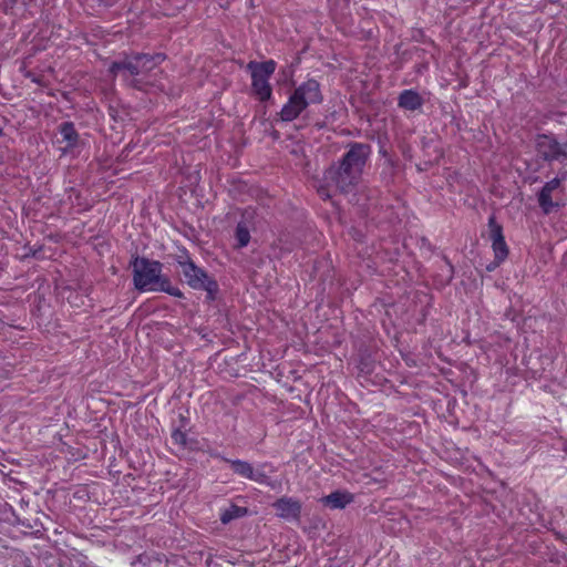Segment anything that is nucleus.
<instances>
[{
  "mask_svg": "<svg viewBox=\"0 0 567 567\" xmlns=\"http://www.w3.org/2000/svg\"><path fill=\"white\" fill-rule=\"evenodd\" d=\"M535 148L546 162L567 164V140L560 143L553 134H539L535 140Z\"/></svg>",
  "mask_w": 567,
  "mask_h": 567,
  "instance_id": "obj_8",
  "label": "nucleus"
},
{
  "mask_svg": "<svg viewBox=\"0 0 567 567\" xmlns=\"http://www.w3.org/2000/svg\"><path fill=\"white\" fill-rule=\"evenodd\" d=\"M563 178L555 177L547 182L538 193V205L545 214H550L559 207V204L553 200V193L561 188Z\"/></svg>",
  "mask_w": 567,
  "mask_h": 567,
  "instance_id": "obj_11",
  "label": "nucleus"
},
{
  "mask_svg": "<svg viewBox=\"0 0 567 567\" xmlns=\"http://www.w3.org/2000/svg\"><path fill=\"white\" fill-rule=\"evenodd\" d=\"M165 60L163 53H123V59L113 61L109 72L121 74L125 84L135 90H145L153 84L152 72Z\"/></svg>",
  "mask_w": 567,
  "mask_h": 567,
  "instance_id": "obj_2",
  "label": "nucleus"
},
{
  "mask_svg": "<svg viewBox=\"0 0 567 567\" xmlns=\"http://www.w3.org/2000/svg\"><path fill=\"white\" fill-rule=\"evenodd\" d=\"M489 239L492 240V248L495 257V266L502 264L508 256V246L505 241L503 227L496 221L494 215L488 218Z\"/></svg>",
  "mask_w": 567,
  "mask_h": 567,
  "instance_id": "obj_9",
  "label": "nucleus"
},
{
  "mask_svg": "<svg viewBox=\"0 0 567 567\" xmlns=\"http://www.w3.org/2000/svg\"><path fill=\"white\" fill-rule=\"evenodd\" d=\"M225 462H227L230 465L233 472L240 477L250 480L261 485H266L272 489L280 485L279 482L272 481L267 474V468L270 473L276 472V468L270 463L265 462L259 464L257 467H254L252 464L243 460L225 458Z\"/></svg>",
  "mask_w": 567,
  "mask_h": 567,
  "instance_id": "obj_7",
  "label": "nucleus"
},
{
  "mask_svg": "<svg viewBox=\"0 0 567 567\" xmlns=\"http://www.w3.org/2000/svg\"><path fill=\"white\" fill-rule=\"evenodd\" d=\"M131 267L136 290L142 292L162 291L176 298L184 297L181 289L172 286L169 278L162 274V262L145 257H135L131 261Z\"/></svg>",
  "mask_w": 567,
  "mask_h": 567,
  "instance_id": "obj_3",
  "label": "nucleus"
},
{
  "mask_svg": "<svg viewBox=\"0 0 567 567\" xmlns=\"http://www.w3.org/2000/svg\"><path fill=\"white\" fill-rule=\"evenodd\" d=\"M272 507L276 509V515L285 520L298 522L300 519L302 504L297 498L282 496L272 504Z\"/></svg>",
  "mask_w": 567,
  "mask_h": 567,
  "instance_id": "obj_10",
  "label": "nucleus"
},
{
  "mask_svg": "<svg viewBox=\"0 0 567 567\" xmlns=\"http://www.w3.org/2000/svg\"><path fill=\"white\" fill-rule=\"evenodd\" d=\"M235 239L236 245L235 247L238 249H241L246 247L250 241V233L247 227V225L243 221L237 224L236 230H235Z\"/></svg>",
  "mask_w": 567,
  "mask_h": 567,
  "instance_id": "obj_16",
  "label": "nucleus"
},
{
  "mask_svg": "<svg viewBox=\"0 0 567 567\" xmlns=\"http://www.w3.org/2000/svg\"><path fill=\"white\" fill-rule=\"evenodd\" d=\"M172 440L175 444L185 446L187 443V434L181 429H175L172 432Z\"/></svg>",
  "mask_w": 567,
  "mask_h": 567,
  "instance_id": "obj_17",
  "label": "nucleus"
},
{
  "mask_svg": "<svg viewBox=\"0 0 567 567\" xmlns=\"http://www.w3.org/2000/svg\"><path fill=\"white\" fill-rule=\"evenodd\" d=\"M319 194L322 198L329 197V194L324 188L319 189Z\"/></svg>",
  "mask_w": 567,
  "mask_h": 567,
  "instance_id": "obj_18",
  "label": "nucleus"
},
{
  "mask_svg": "<svg viewBox=\"0 0 567 567\" xmlns=\"http://www.w3.org/2000/svg\"><path fill=\"white\" fill-rule=\"evenodd\" d=\"M424 104L423 97L415 90H403L398 96V106L405 111L420 110Z\"/></svg>",
  "mask_w": 567,
  "mask_h": 567,
  "instance_id": "obj_12",
  "label": "nucleus"
},
{
  "mask_svg": "<svg viewBox=\"0 0 567 567\" xmlns=\"http://www.w3.org/2000/svg\"><path fill=\"white\" fill-rule=\"evenodd\" d=\"M246 515H248L247 507L230 504L228 507L220 509L219 519L221 524L227 525L235 519L245 517Z\"/></svg>",
  "mask_w": 567,
  "mask_h": 567,
  "instance_id": "obj_14",
  "label": "nucleus"
},
{
  "mask_svg": "<svg viewBox=\"0 0 567 567\" xmlns=\"http://www.w3.org/2000/svg\"><path fill=\"white\" fill-rule=\"evenodd\" d=\"M4 132H3V127L0 126V137L3 136Z\"/></svg>",
  "mask_w": 567,
  "mask_h": 567,
  "instance_id": "obj_19",
  "label": "nucleus"
},
{
  "mask_svg": "<svg viewBox=\"0 0 567 567\" xmlns=\"http://www.w3.org/2000/svg\"><path fill=\"white\" fill-rule=\"evenodd\" d=\"M59 133L62 136L61 142L65 143L64 151L74 148L78 145L80 135L76 132L75 126L72 122H63L59 126Z\"/></svg>",
  "mask_w": 567,
  "mask_h": 567,
  "instance_id": "obj_13",
  "label": "nucleus"
},
{
  "mask_svg": "<svg viewBox=\"0 0 567 567\" xmlns=\"http://www.w3.org/2000/svg\"><path fill=\"white\" fill-rule=\"evenodd\" d=\"M323 101L320 84L315 79H308L298 85L289 95L278 116L282 122H292L309 105L320 104Z\"/></svg>",
  "mask_w": 567,
  "mask_h": 567,
  "instance_id": "obj_4",
  "label": "nucleus"
},
{
  "mask_svg": "<svg viewBox=\"0 0 567 567\" xmlns=\"http://www.w3.org/2000/svg\"><path fill=\"white\" fill-rule=\"evenodd\" d=\"M177 264L182 268L189 287L196 290H205L212 299L214 298L218 290L216 280L212 279L203 268L197 267L187 255L185 257L181 256Z\"/></svg>",
  "mask_w": 567,
  "mask_h": 567,
  "instance_id": "obj_6",
  "label": "nucleus"
},
{
  "mask_svg": "<svg viewBox=\"0 0 567 567\" xmlns=\"http://www.w3.org/2000/svg\"><path fill=\"white\" fill-rule=\"evenodd\" d=\"M276 66L277 63L274 60L264 62L250 61L247 64V69L251 73V90L261 102L268 101L272 96L269 79L275 73Z\"/></svg>",
  "mask_w": 567,
  "mask_h": 567,
  "instance_id": "obj_5",
  "label": "nucleus"
},
{
  "mask_svg": "<svg viewBox=\"0 0 567 567\" xmlns=\"http://www.w3.org/2000/svg\"><path fill=\"white\" fill-rule=\"evenodd\" d=\"M341 159L324 172V181L341 193H349L360 183L372 147L367 143L350 142Z\"/></svg>",
  "mask_w": 567,
  "mask_h": 567,
  "instance_id": "obj_1",
  "label": "nucleus"
},
{
  "mask_svg": "<svg viewBox=\"0 0 567 567\" xmlns=\"http://www.w3.org/2000/svg\"><path fill=\"white\" fill-rule=\"evenodd\" d=\"M353 501V496L348 492H333L323 498L326 505L331 508H344Z\"/></svg>",
  "mask_w": 567,
  "mask_h": 567,
  "instance_id": "obj_15",
  "label": "nucleus"
}]
</instances>
